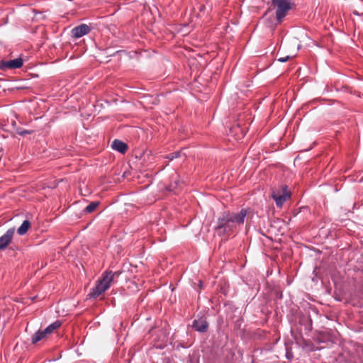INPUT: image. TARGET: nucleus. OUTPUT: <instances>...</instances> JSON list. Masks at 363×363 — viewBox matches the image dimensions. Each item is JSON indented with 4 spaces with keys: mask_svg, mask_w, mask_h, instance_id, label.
<instances>
[{
    "mask_svg": "<svg viewBox=\"0 0 363 363\" xmlns=\"http://www.w3.org/2000/svg\"><path fill=\"white\" fill-rule=\"evenodd\" d=\"M114 274L112 272H104L102 278L97 281L96 286L91 289L88 296L94 298L104 293L111 286Z\"/></svg>",
    "mask_w": 363,
    "mask_h": 363,
    "instance_id": "2",
    "label": "nucleus"
},
{
    "mask_svg": "<svg viewBox=\"0 0 363 363\" xmlns=\"http://www.w3.org/2000/svg\"><path fill=\"white\" fill-rule=\"evenodd\" d=\"M60 325H61V323L60 321L57 320V321L52 323V324H50V325H48L44 330L45 331V333L47 334H50L55 330L58 328L60 326Z\"/></svg>",
    "mask_w": 363,
    "mask_h": 363,
    "instance_id": "12",
    "label": "nucleus"
},
{
    "mask_svg": "<svg viewBox=\"0 0 363 363\" xmlns=\"http://www.w3.org/2000/svg\"><path fill=\"white\" fill-rule=\"evenodd\" d=\"M272 197L275 201L277 206L281 208L286 200L290 197V194L286 191V186H283L281 190L273 191Z\"/></svg>",
    "mask_w": 363,
    "mask_h": 363,
    "instance_id": "4",
    "label": "nucleus"
},
{
    "mask_svg": "<svg viewBox=\"0 0 363 363\" xmlns=\"http://www.w3.org/2000/svg\"><path fill=\"white\" fill-rule=\"evenodd\" d=\"M30 222L28 220H25L17 229L18 234L20 235H25L30 228Z\"/></svg>",
    "mask_w": 363,
    "mask_h": 363,
    "instance_id": "10",
    "label": "nucleus"
},
{
    "mask_svg": "<svg viewBox=\"0 0 363 363\" xmlns=\"http://www.w3.org/2000/svg\"><path fill=\"white\" fill-rule=\"evenodd\" d=\"M99 202H98V201L91 202L85 208V210H84L85 212L86 213H91V212L94 211L96 210V208H97V206H99Z\"/></svg>",
    "mask_w": 363,
    "mask_h": 363,
    "instance_id": "13",
    "label": "nucleus"
},
{
    "mask_svg": "<svg viewBox=\"0 0 363 363\" xmlns=\"http://www.w3.org/2000/svg\"><path fill=\"white\" fill-rule=\"evenodd\" d=\"M15 233V228L9 229L2 236L0 237V250H4L11 242Z\"/></svg>",
    "mask_w": 363,
    "mask_h": 363,
    "instance_id": "6",
    "label": "nucleus"
},
{
    "mask_svg": "<svg viewBox=\"0 0 363 363\" xmlns=\"http://www.w3.org/2000/svg\"><path fill=\"white\" fill-rule=\"evenodd\" d=\"M272 4L277 6L276 16L279 22L286 16L288 11L291 9V5L288 0H272Z\"/></svg>",
    "mask_w": 363,
    "mask_h": 363,
    "instance_id": "3",
    "label": "nucleus"
},
{
    "mask_svg": "<svg viewBox=\"0 0 363 363\" xmlns=\"http://www.w3.org/2000/svg\"><path fill=\"white\" fill-rule=\"evenodd\" d=\"M201 286H202V282L200 281V286L201 287Z\"/></svg>",
    "mask_w": 363,
    "mask_h": 363,
    "instance_id": "17",
    "label": "nucleus"
},
{
    "mask_svg": "<svg viewBox=\"0 0 363 363\" xmlns=\"http://www.w3.org/2000/svg\"><path fill=\"white\" fill-rule=\"evenodd\" d=\"M180 155H181L180 152H175L168 155L167 158H168L170 160H172L174 158H177V157H180Z\"/></svg>",
    "mask_w": 363,
    "mask_h": 363,
    "instance_id": "14",
    "label": "nucleus"
},
{
    "mask_svg": "<svg viewBox=\"0 0 363 363\" xmlns=\"http://www.w3.org/2000/svg\"><path fill=\"white\" fill-rule=\"evenodd\" d=\"M192 326L199 332H204L208 328V323L205 318H201L195 320Z\"/></svg>",
    "mask_w": 363,
    "mask_h": 363,
    "instance_id": "8",
    "label": "nucleus"
},
{
    "mask_svg": "<svg viewBox=\"0 0 363 363\" xmlns=\"http://www.w3.org/2000/svg\"><path fill=\"white\" fill-rule=\"evenodd\" d=\"M48 334L45 333V330L43 331H38L36 332L33 336L32 337V342L33 344L37 343L38 341L43 339Z\"/></svg>",
    "mask_w": 363,
    "mask_h": 363,
    "instance_id": "11",
    "label": "nucleus"
},
{
    "mask_svg": "<svg viewBox=\"0 0 363 363\" xmlns=\"http://www.w3.org/2000/svg\"><path fill=\"white\" fill-rule=\"evenodd\" d=\"M90 31L91 28L89 26L86 24H81L72 28V35L75 38H79L88 34Z\"/></svg>",
    "mask_w": 363,
    "mask_h": 363,
    "instance_id": "7",
    "label": "nucleus"
},
{
    "mask_svg": "<svg viewBox=\"0 0 363 363\" xmlns=\"http://www.w3.org/2000/svg\"><path fill=\"white\" fill-rule=\"evenodd\" d=\"M291 57L290 55H287L286 57H279L277 60L279 62H286L289 58Z\"/></svg>",
    "mask_w": 363,
    "mask_h": 363,
    "instance_id": "15",
    "label": "nucleus"
},
{
    "mask_svg": "<svg viewBox=\"0 0 363 363\" xmlns=\"http://www.w3.org/2000/svg\"><path fill=\"white\" fill-rule=\"evenodd\" d=\"M23 60L21 58H16L10 60H1L0 69L6 71L8 69L20 68L23 65Z\"/></svg>",
    "mask_w": 363,
    "mask_h": 363,
    "instance_id": "5",
    "label": "nucleus"
},
{
    "mask_svg": "<svg viewBox=\"0 0 363 363\" xmlns=\"http://www.w3.org/2000/svg\"><path fill=\"white\" fill-rule=\"evenodd\" d=\"M30 133L28 130H24L20 133L21 135H24L25 134Z\"/></svg>",
    "mask_w": 363,
    "mask_h": 363,
    "instance_id": "16",
    "label": "nucleus"
},
{
    "mask_svg": "<svg viewBox=\"0 0 363 363\" xmlns=\"http://www.w3.org/2000/svg\"><path fill=\"white\" fill-rule=\"evenodd\" d=\"M111 147L121 153H125L128 149L127 145L119 140H113L111 145Z\"/></svg>",
    "mask_w": 363,
    "mask_h": 363,
    "instance_id": "9",
    "label": "nucleus"
},
{
    "mask_svg": "<svg viewBox=\"0 0 363 363\" xmlns=\"http://www.w3.org/2000/svg\"><path fill=\"white\" fill-rule=\"evenodd\" d=\"M247 213V211L245 208H242L237 213H224L218 218L217 228L219 229L223 228L225 233L233 231L243 224Z\"/></svg>",
    "mask_w": 363,
    "mask_h": 363,
    "instance_id": "1",
    "label": "nucleus"
}]
</instances>
